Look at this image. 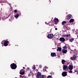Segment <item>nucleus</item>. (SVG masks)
<instances>
[{
	"instance_id": "4be33fe9",
	"label": "nucleus",
	"mask_w": 78,
	"mask_h": 78,
	"mask_svg": "<svg viewBox=\"0 0 78 78\" xmlns=\"http://www.w3.org/2000/svg\"><path fill=\"white\" fill-rule=\"evenodd\" d=\"M66 36L67 37H70V34H66Z\"/></svg>"
},
{
	"instance_id": "c756f323",
	"label": "nucleus",
	"mask_w": 78,
	"mask_h": 78,
	"mask_svg": "<svg viewBox=\"0 0 78 78\" xmlns=\"http://www.w3.org/2000/svg\"><path fill=\"white\" fill-rule=\"evenodd\" d=\"M27 70H30V68H27V69H26Z\"/></svg>"
},
{
	"instance_id": "393cba45",
	"label": "nucleus",
	"mask_w": 78,
	"mask_h": 78,
	"mask_svg": "<svg viewBox=\"0 0 78 78\" xmlns=\"http://www.w3.org/2000/svg\"><path fill=\"white\" fill-rule=\"evenodd\" d=\"M47 69H46V68H44L43 69V71L44 72H45V71H47Z\"/></svg>"
},
{
	"instance_id": "58836bf2",
	"label": "nucleus",
	"mask_w": 78,
	"mask_h": 78,
	"mask_svg": "<svg viewBox=\"0 0 78 78\" xmlns=\"http://www.w3.org/2000/svg\"><path fill=\"white\" fill-rule=\"evenodd\" d=\"M57 51H59V50H58V49L57 50Z\"/></svg>"
},
{
	"instance_id": "c9c22d12",
	"label": "nucleus",
	"mask_w": 78,
	"mask_h": 78,
	"mask_svg": "<svg viewBox=\"0 0 78 78\" xmlns=\"http://www.w3.org/2000/svg\"><path fill=\"white\" fill-rule=\"evenodd\" d=\"M23 69H25V67H23Z\"/></svg>"
},
{
	"instance_id": "ea45409f",
	"label": "nucleus",
	"mask_w": 78,
	"mask_h": 78,
	"mask_svg": "<svg viewBox=\"0 0 78 78\" xmlns=\"http://www.w3.org/2000/svg\"><path fill=\"white\" fill-rule=\"evenodd\" d=\"M74 71H75V72H76V70H74Z\"/></svg>"
},
{
	"instance_id": "a211bd4d",
	"label": "nucleus",
	"mask_w": 78,
	"mask_h": 78,
	"mask_svg": "<svg viewBox=\"0 0 78 78\" xmlns=\"http://www.w3.org/2000/svg\"><path fill=\"white\" fill-rule=\"evenodd\" d=\"M74 41V39L73 38H71L69 39V41L70 42H72V41Z\"/></svg>"
},
{
	"instance_id": "f03ea898",
	"label": "nucleus",
	"mask_w": 78,
	"mask_h": 78,
	"mask_svg": "<svg viewBox=\"0 0 78 78\" xmlns=\"http://www.w3.org/2000/svg\"><path fill=\"white\" fill-rule=\"evenodd\" d=\"M10 67L12 69H16L17 68V65L14 63H13L10 65Z\"/></svg>"
},
{
	"instance_id": "f3484780",
	"label": "nucleus",
	"mask_w": 78,
	"mask_h": 78,
	"mask_svg": "<svg viewBox=\"0 0 78 78\" xmlns=\"http://www.w3.org/2000/svg\"><path fill=\"white\" fill-rule=\"evenodd\" d=\"M66 62V61L64 59L62 60V64H64V63Z\"/></svg>"
},
{
	"instance_id": "dca6fc26",
	"label": "nucleus",
	"mask_w": 78,
	"mask_h": 78,
	"mask_svg": "<svg viewBox=\"0 0 78 78\" xmlns=\"http://www.w3.org/2000/svg\"><path fill=\"white\" fill-rule=\"evenodd\" d=\"M41 78H47L46 75H42Z\"/></svg>"
},
{
	"instance_id": "c03bdc74",
	"label": "nucleus",
	"mask_w": 78,
	"mask_h": 78,
	"mask_svg": "<svg viewBox=\"0 0 78 78\" xmlns=\"http://www.w3.org/2000/svg\"><path fill=\"white\" fill-rule=\"evenodd\" d=\"M0 19H1V18H0Z\"/></svg>"
},
{
	"instance_id": "cd10ccee",
	"label": "nucleus",
	"mask_w": 78,
	"mask_h": 78,
	"mask_svg": "<svg viewBox=\"0 0 78 78\" xmlns=\"http://www.w3.org/2000/svg\"><path fill=\"white\" fill-rule=\"evenodd\" d=\"M17 13H18V14H19L20 15L21 14V13H20V12H18Z\"/></svg>"
},
{
	"instance_id": "e433bc0d",
	"label": "nucleus",
	"mask_w": 78,
	"mask_h": 78,
	"mask_svg": "<svg viewBox=\"0 0 78 78\" xmlns=\"http://www.w3.org/2000/svg\"><path fill=\"white\" fill-rule=\"evenodd\" d=\"M55 30H58V29L57 28H55Z\"/></svg>"
},
{
	"instance_id": "6ab92c4d",
	"label": "nucleus",
	"mask_w": 78,
	"mask_h": 78,
	"mask_svg": "<svg viewBox=\"0 0 78 78\" xmlns=\"http://www.w3.org/2000/svg\"><path fill=\"white\" fill-rule=\"evenodd\" d=\"M19 15L18 14H16V15L15 16V17L16 19H17V18L19 17Z\"/></svg>"
},
{
	"instance_id": "9d476101",
	"label": "nucleus",
	"mask_w": 78,
	"mask_h": 78,
	"mask_svg": "<svg viewBox=\"0 0 78 78\" xmlns=\"http://www.w3.org/2000/svg\"><path fill=\"white\" fill-rule=\"evenodd\" d=\"M58 19L56 18L54 20V22H55V25H57L58 23Z\"/></svg>"
},
{
	"instance_id": "1a4fd4ad",
	"label": "nucleus",
	"mask_w": 78,
	"mask_h": 78,
	"mask_svg": "<svg viewBox=\"0 0 78 78\" xmlns=\"http://www.w3.org/2000/svg\"><path fill=\"white\" fill-rule=\"evenodd\" d=\"M76 59V55H73V57H71V59L73 61L75 60V59Z\"/></svg>"
},
{
	"instance_id": "423d86ee",
	"label": "nucleus",
	"mask_w": 78,
	"mask_h": 78,
	"mask_svg": "<svg viewBox=\"0 0 78 78\" xmlns=\"http://www.w3.org/2000/svg\"><path fill=\"white\" fill-rule=\"evenodd\" d=\"M67 72L66 71H64L62 73V76L64 77L66 76L67 75Z\"/></svg>"
},
{
	"instance_id": "a878e982",
	"label": "nucleus",
	"mask_w": 78,
	"mask_h": 78,
	"mask_svg": "<svg viewBox=\"0 0 78 78\" xmlns=\"http://www.w3.org/2000/svg\"><path fill=\"white\" fill-rule=\"evenodd\" d=\"M49 25L50 26H51L52 25V23L50 22L49 23Z\"/></svg>"
},
{
	"instance_id": "473e14b6",
	"label": "nucleus",
	"mask_w": 78,
	"mask_h": 78,
	"mask_svg": "<svg viewBox=\"0 0 78 78\" xmlns=\"http://www.w3.org/2000/svg\"><path fill=\"white\" fill-rule=\"evenodd\" d=\"M33 69H36V67H33Z\"/></svg>"
},
{
	"instance_id": "b1692460",
	"label": "nucleus",
	"mask_w": 78,
	"mask_h": 78,
	"mask_svg": "<svg viewBox=\"0 0 78 78\" xmlns=\"http://www.w3.org/2000/svg\"><path fill=\"white\" fill-rule=\"evenodd\" d=\"M67 47L66 46V45H65L64 47H63V48H64V49H66V48H67Z\"/></svg>"
},
{
	"instance_id": "4c0bfd02",
	"label": "nucleus",
	"mask_w": 78,
	"mask_h": 78,
	"mask_svg": "<svg viewBox=\"0 0 78 78\" xmlns=\"http://www.w3.org/2000/svg\"><path fill=\"white\" fill-rule=\"evenodd\" d=\"M69 64H70V63H68L66 65H68Z\"/></svg>"
},
{
	"instance_id": "20e7f679",
	"label": "nucleus",
	"mask_w": 78,
	"mask_h": 78,
	"mask_svg": "<svg viewBox=\"0 0 78 78\" xmlns=\"http://www.w3.org/2000/svg\"><path fill=\"white\" fill-rule=\"evenodd\" d=\"M41 76L42 74H41V73L39 72H38L36 77L37 78H41Z\"/></svg>"
},
{
	"instance_id": "a19ab883",
	"label": "nucleus",
	"mask_w": 78,
	"mask_h": 78,
	"mask_svg": "<svg viewBox=\"0 0 78 78\" xmlns=\"http://www.w3.org/2000/svg\"><path fill=\"white\" fill-rule=\"evenodd\" d=\"M77 74H78V70L77 71Z\"/></svg>"
},
{
	"instance_id": "7ed1b4c3",
	"label": "nucleus",
	"mask_w": 78,
	"mask_h": 78,
	"mask_svg": "<svg viewBox=\"0 0 78 78\" xmlns=\"http://www.w3.org/2000/svg\"><path fill=\"white\" fill-rule=\"evenodd\" d=\"M47 37L48 39H52L53 37V34H48L47 35Z\"/></svg>"
},
{
	"instance_id": "f704fd0d",
	"label": "nucleus",
	"mask_w": 78,
	"mask_h": 78,
	"mask_svg": "<svg viewBox=\"0 0 78 78\" xmlns=\"http://www.w3.org/2000/svg\"><path fill=\"white\" fill-rule=\"evenodd\" d=\"M2 0H0V3H2Z\"/></svg>"
},
{
	"instance_id": "7c9ffc66",
	"label": "nucleus",
	"mask_w": 78,
	"mask_h": 78,
	"mask_svg": "<svg viewBox=\"0 0 78 78\" xmlns=\"http://www.w3.org/2000/svg\"><path fill=\"white\" fill-rule=\"evenodd\" d=\"M68 50H71V49L70 48V47L68 48Z\"/></svg>"
},
{
	"instance_id": "ddd939ff",
	"label": "nucleus",
	"mask_w": 78,
	"mask_h": 78,
	"mask_svg": "<svg viewBox=\"0 0 78 78\" xmlns=\"http://www.w3.org/2000/svg\"><path fill=\"white\" fill-rule=\"evenodd\" d=\"M68 68L69 70H71L73 69V66H72V65H69V66Z\"/></svg>"
},
{
	"instance_id": "6e6552de",
	"label": "nucleus",
	"mask_w": 78,
	"mask_h": 78,
	"mask_svg": "<svg viewBox=\"0 0 78 78\" xmlns=\"http://www.w3.org/2000/svg\"><path fill=\"white\" fill-rule=\"evenodd\" d=\"M59 40L60 41L62 42H64L65 41V38L63 37H60L59 38Z\"/></svg>"
},
{
	"instance_id": "c85d7f7f",
	"label": "nucleus",
	"mask_w": 78,
	"mask_h": 78,
	"mask_svg": "<svg viewBox=\"0 0 78 78\" xmlns=\"http://www.w3.org/2000/svg\"><path fill=\"white\" fill-rule=\"evenodd\" d=\"M14 12L16 13L17 12V10H15L14 11Z\"/></svg>"
},
{
	"instance_id": "9b49d317",
	"label": "nucleus",
	"mask_w": 78,
	"mask_h": 78,
	"mask_svg": "<svg viewBox=\"0 0 78 78\" xmlns=\"http://www.w3.org/2000/svg\"><path fill=\"white\" fill-rule=\"evenodd\" d=\"M71 17H72V15L69 14L66 16L67 19V20H69L71 19Z\"/></svg>"
},
{
	"instance_id": "f257e3e1",
	"label": "nucleus",
	"mask_w": 78,
	"mask_h": 78,
	"mask_svg": "<svg viewBox=\"0 0 78 78\" xmlns=\"http://www.w3.org/2000/svg\"><path fill=\"white\" fill-rule=\"evenodd\" d=\"M66 23H67V22H66V21H63L62 22V25L64 26L63 27H65V28H66V29H67V30H69V29H70V28L68 27L67 24H65Z\"/></svg>"
},
{
	"instance_id": "37998d69",
	"label": "nucleus",
	"mask_w": 78,
	"mask_h": 78,
	"mask_svg": "<svg viewBox=\"0 0 78 78\" xmlns=\"http://www.w3.org/2000/svg\"><path fill=\"white\" fill-rule=\"evenodd\" d=\"M0 19H1V18H0Z\"/></svg>"
},
{
	"instance_id": "f8f14e48",
	"label": "nucleus",
	"mask_w": 78,
	"mask_h": 78,
	"mask_svg": "<svg viewBox=\"0 0 78 78\" xmlns=\"http://www.w3.org/2000/svg\"><path fill=\"white\" fill-rule=\"evenodd\" d=\"M51 57L56 56V53L54 52L51 53Z\"/></svg>"
},
{
	"instance_id": "aec40b11",
	"label": "nucleus",
	"mask_w": 78,
	"mask_h": 78,
	"mask_svg": "<svg viewBox=\"0 0 78 78\" xmlns=\"http://www.w3.org/2000/svg\"><path fill=\"white\" fill-rule=\"evenodd\" d=\"M74 21V20L73 19H71L69 20L70 23H72V22H73Z\"/></svg>"
},
{
	"instance_id": "4468645a",
	"label": "nucleus",
	"mask_w": 78,
	"mask_h": 78,
	"mask_svg": "<svg viewBox=\"0 0 78 78\" xmlns=\"http://www.w3.org/2000/svg\"><path fill=\"white\" fill-rule=\"evenodd\" d=\"M67 51V50H66L65 49H63L62 50V52L63 53H66Z\"/></svg>"
},
{
	"instance_id": "79ce46f5",
	"label": "nucleus",
	"mask_w": 78,
	"mask_h": 78,
	"mask_svg": "<svg viewBox=\"0 0 78 78\" xmlns=\"http://www.w3.org/2000/svg\"><path fill=\"white\" fill-rule=\"evenodd\" d=\"M45 24H47V22H45Z\"/></svg>"
},
{
	"instance_id": "5701e85b",
	"label": "nucleus",
	"mask_w": 78,
	"mask_h": 78,
	"mask_svg": "<svg viewBox=\"0 0 78 78\" xmlns=\"http://www.w3.org/2000/svg\"><path fill=\"white\" fill-rule=\"evenodd\" d=\"M47 78H52V76H48L47 77Z\"/></svg>"
},
{
	"instance_id": "bb28decb",
	"label": "nucleus",
	"mask_w": 78,
	"mask_h": 78,
	"mask_svg": "<svg viewBox=\"0 0 78 78\" xmlns=\"http://www.w3.org/2000/svg\"><path fill=\"white\" fill-rule=\"evenodd\" d=\"M69 73H72V70H69Z\"/></svg>"
},
{
	"instance_id": "0eeeda50",
	"label": "nucleus",
	"mask_w": 78,
	"mask_h": 78,
	"mask_svg": "<svg viewBox=\"0 0 78 78\" xmlns=\"http://www.w3.org/2000/svg\"><path fill=\"white\" fill-rule=\"evenodd\" d=\"M8 42L9 43V41L8 40H7L4 42V46H8Z\"/></svg>"
},
{
	"instance_id": "a18cd8bd",
	"label": "nucleus",
	"mask_w": 78,
	"mask_h": 78,
	"mask_svg": "<svg viewBox=\"0 0 78 78\" xmlns=\"http://www.w3.org/2000/svg\"><path fill=\"white\" fill-rule=\"evenodd\" d=\"M50 2H51V1H50Z\"/></svg>"
},
{
	"instance_id": "2f4dec72",
	"label": "nucleus",
	"mask_w": 78,
	"mask_h": 78,
	"mask_svg": "<svg viewBox=\"0 0 78 78\" xmlns=\"http://www.w3.org/2000/svg\"><path fill=\"white\" fill-rule=\"evenodd\" d=\"M39 67L40 68H41V67H42V66L41 65H40L39 66Z\"/></svg>"
},
{
	"instance_id": "412c9836",
	"label": "nucleus",
	"mask_w": 78,
	"mask_h": 78,
	"mask_svg": "<svg viewBox=\"0 0 78 78\" xmlns=\"http://www.w3.org/2000/svg\"><path fill=\"white\" fill-rule=\"evenodd\" d=\"M58 51H62V48L60 47H58Z\"/></svg>"
},
{
	"instance_id": "39448f33",
	"label": "nucleus",
	"mask_w": 78,
	"mask_h": 78,
	"mask_svg": "<svg viewBox=\"0 0 78 78\" xmlns=\"http://www.w3.org/2000/svg\"><path fill=\"white\" fill-rule=\"evenodd\" d=\"M20 75H24L25 74V70L23 69H21L20 72Z\"/></svg>"
},
{
	"instance_id": "2eb2a0df",
	"label": "nucleus",
	"mask_w": 78,
	"mask_h": 78,
	"mask_svg": "<svg viewBox=\"0 0 78 78\" xmlns=\"http://www.w3.org/2000/svg\"><path fill=\"white\" fill-rule=\"evenodd\" d=\"M67 65H65L63 68V70H66L67 69Z\"/></svg>"
},
{
	"instance_id": "72a5a7b5",
	"label": "nucleus",
	"mask_w": 78,
	"mask_h": 78,
	"mask_svg": "<svg viewBox=\"0 0 78 78\" xmlns=\"http://www.w3.org/2000/svg\"><path fill=\"white\" fill-rule=\"evenodd\" d=\"M54 28H56V26L54 25Z\"/></svg>"
}]
</instances>
